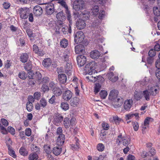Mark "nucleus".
<instances>
[{"label":"nucleus","instance_id":"45","mask_svg":"<svg viewBox=\"0 0 160 160\" xmlns=\"http://www.w3.org/2000/svg\"><path fill=\"white\" fill-rule=\"evenodd\" d=\"M36 80L34 78L28 79V83L30 86H34L36 82Z\"/></svg>","mask_w":160,"mask_h":160},{"label":"nucleus","instance_id":"21","mask_svg":"<svg viewBox=\"0 0 160 160\" xmlns=\"http://www.w3.org/2000/svg\"><path fill=\"white\" fill-rule=\"evenodd\" d=\"M67 16V19L68 20L69 22V27L68 28V32L69 33L72 32L71 26L72 25V22L71 19V15L70 12L66 13Z\"/></svg>","mask_w":160,"mask_h":160},{"label":"nucleus","instance_id":"5","mask_svg":"<svg viewBox=\"0 0 160 160\" xmlns=\"http://www.w3.org/2000/svg\"><path fill=\"white\" fill-rule=\"evenodd\" d=\"M45 9L46 14L48 15H52L54 11V5L52 3L45 4Z\"/></svg>","mask_w":160,"mask_h":160},{"label":"nucleus","instance_id":"12","mask_svg":"<svg viewBox=\"0 0 160 160\" xmlns=\"http://www.w3.org/2000/svg\"><path fill=\"white\" fill-rule=\"evenodd\" d=\"M75 51L77 54H83L85 52L84 46L82 44L76 45L75 47Z\"/></svg>","mask_w":160,"mask_h":160},{"label":"nucleus","instance_id":"57","mask_svg":"<svg viewBox=\"0 0 160 160\" xmlns=\"http://www.w3.org/2000/svg\"><path fill=\"white\" fill-rule=\"evenodd\" d=\"M148 56L151 57H153L155 55L156 52L153 49H151L148 52Z\"/></svg>","mask_w":160,"mask_h":160},{"label":"nucleus","instance_id":"13","mask_svg":"<svg viewBox=\"0 0 160 160\" xmlns=\"http://www.w3.org/2000/svg\"><path fill=\"white\" fill-rule=\"evenodd\" d=\"M118 92L117 90H113L111 91L109 96V98L112 101L116 100V99L118 98Z\"/></svg>","mask_w":160,"mask_h":160},{"label":"nucleus","instance_id":"26","mask_svg":"<svg viewBox=\"0 0 160 160\" xmlns=\"http://www.w3.org/2000/svg\"><path fill=\"white\" fill-rule=\"evenodd\" d=\"M90 12H89L85 10L82 12L80 14V17L82 18L83 20L85 21L89 19L90 17Z\"/></svg>","mask_w":160,"mask_h":160},{"label":"nucleus","instance_id":"28","mask_svg":"<svg viewBox=\"0 0 160 160\" xmlns=\"http://www.w3.org/2000/svg\"><path fill=\"white\" fill-rule=\"evenodd\" d=\"M79 100L77 97H74L72 98L70 101V104L73 107L76 106L78 103Z\"/></svg>","mask_w":160,"mask_h":160},{"label":"nucleus","instance_id":"64","mask_svg":"<svg viewBox=\"0 0 160 160\" xmlns=\"http://www.w3.org/2000/svg\"><path fill=\"white\" fill-rule=\"evenodd\" d=\"M25 135L28 136H30L31 134V130L30 128H27L25 130Z\"/></svg>","mask_w":160,"mask_h":160},{"label":"nucleus","instance_id":"63","mask_svg":"<svg viewBox=\"0 0 160 160\" xmlns=\"http://www.w3.org/2000/svg\"><path fill=\"white\" fill-rule=\"evenodd\" d=\"M102 126L103 129L108 130L109 128V125L106 122H103L102 124Z\"/></svg>","mask_w":160,"mask_h":160},{"label":"nucleus","instance_id":"7","mask_svg":"<svg viewBox=\"0 0 160 160\" xmlns=\"http://www.w3.org/2000/svg\"><path fill=\"white\" fill-rule=\"evenodd\" d=\"M60 69H58L57 73L58 74V79L61 84H65L67 80V78L66 74L62 73L63 72L60 71Z\"/></svg>","mask_w":160,"mask_h":160},{"label":"nucleus","instance_id":"29","mask_svg":"<svg viewBox=\"0 0 160 160\" xmlns=\"http://www.w3.org/2000/svg\"><path fill=\"white\" fill-rule=\"evenodd\" d=\"M62 150V148L61 147L56 146L53 148L52 151L53 154L57 156L61 153Z\"/></svg>","mask_w":160,"mask_h":160},{"label":"nucleus","instance_id":"23","mask_svg":"<svg viewBox=\"0 0 160 160\" xmlns=\"http://www.w3.org/2000/svg\"><path fill=\"white\" fill-rule=\"evenodd\" d=\"M56 18L58 20L62 22L66 18L65 14L62 11H61L56 14Z\"/></svg>","mask_w":160,"mask_h":160},{"label":"nucleus","instance_id":"46","mask_svg":"<svg viewBox=\"0 0 160 160\" xmlns=\"http://www.w3.org/2000/svg\"><path fill=\"white\" fill-rule=\"evenodd\" d=\"M33 108V104L31 102H27L26 104V108L28 112L31 111Z\"/></svg>","mask_w":160,"mask_h":160},{"label":"nucleus","instance_id":"19","mask_svg":"<svg viewBox=\"0 0 160 160\" xmlns=\"http://www.w3.org/2000/svg\"><path fill=\"white\" fill-rule=\"evenodd\" d=\"M65 136L64 135H61L58 136L57 138L56 143L57 145L58 146H62V145L65 141Z\"/></svg>","mask_w":160,"mask_h":160},{"label":"nucleus","instance_id":"27","mask_svg":"<svg viewBox=\"0 0 160 160\" xmlns=\"http://www.w3.org/2000/svg\"><path fill=\"white\" fill-rule=\"evenodd\" d=\"M52 91L54 95L57 97L60 96L62 93L61 89L58 87H54Z\"/></svg>","mask_w":160,"mask_h":160},{"label":"nucleus","instance_id":"54","mask_svg":"<svg viewBox=\"0 0 160 160\" xmlns=\"http://www.w3.org/2000/svg\"><path fill=\"white\" fill-rule=\"evenodd\" d=\"M27 77L28 79L30 78H34V73L33 72V71H31L28 72L27 74Z\"/></svg>","mask_w":160,"mask_h":160},{"label":"nucleus","instance_id":"39","mask_svg":"<svg viewBox=\"0 0 160 160\" xmlns=\"http://www.w3.org/2000/svg\"><path fill=\"white\" fill-rule=\"evenodd\" d=\"M92 12L95 16H96L98 13L99 9L98 6H95L92 9Z\"/></svg>","mask_w":160,"mask_h":160},{"label":"nucleus","instance_id":"42","mask_svg":"<svg viewBox=\"0 0 160 160\" xmlns=\"http://www.w3.org/2000/svg\"><path fill=\"white\" fill-rule=\"evenodd\" d=\"M61 108L65 111L68 110L69 108V105L67 102H62L61 104Z\"/></svg>","mask_w":160,"mask_h":160},{"label":"nucleus","instance_id":"33","mask_svg":"<svg viewBox=\"0 0 160 160\" xmlns=\"http://www.w3.org/2000/svg\"><path fill=\"white\" fill-rule=\"evenodd\" d=\"M28 57L27 53L22 54L20 57V61L23 63L26 62L28 60Z\"/></svg>","mask_w":160,"mask_h":160},{"label":"nucleus","instance_id":"50","mask_svg":"<svg viewBox=\"0 0 160 160\" xmlns=\"http://www.w3.org/2000/svg\"><path fill=\"white\" fill-rule=\"evenodd\" d=\"M24 68L26 70L29 72L31 71L32 68V65L31 64L29 63H26L24 66Z\"/></svg>","mask_w":160,"mask_h":160},{"label":"nucleus","instance_id":"55","mask_svg":"<svg viewBox=\"0 0 160 160\" xmlns=\"http://www.w3.org/2000/svg\"><path fill=\"white\" fill-rule=\"evenodd\" d=\"M79 140L78 138H76V144H72V147H74L76 149L79 148L80 144L78 142Z\"/></svg>","mask_w":160,"mask_h":160},{"label":"nucleus","instance_id":"36","mask_svg":"<svg viewBox=\"0 0 160 160\" xmlns=\"http://www.w3.org/2000/svg\"><path fill=\"white\" fill-rule=\"evenodd\" d=\"M19 78L21 79L25 80L27 78V74L23 71H21L18 74Z\"/></svg>","mask_w":160,"mask_h":160},{"label":"nucleus","instance_id":"48","mask_svg":"<svg viewBox=\"0 0 160 160\" xmlns=\"http://www.w3.org/2000/svg\"><path fill=\"white\" fill-rule=\"evenodd\" d=\"M70 52L67 51H64L62 57L65 61L67 62L68 60L69 56L70 55Z\"/></svg>","mask_w":160,"mask_h":160},{"label":"nucleus","instance_id":"37","mask_svg":"<svg viewBox=\"0 0 160 160\" xmlns=\"http://www.w3.org/2000/svg\"><path fill=\"white\" fill-rule=\"evenodd\" d=\"M68 44V41L64 38L62 39L60 42V45L61 47L65 48L66 47Z\"/></svg>","mask_w":160,"mask_h":160},{"label":"nucleus","instance_id":"14","mask_svg":"<svg viewBox=\"0 0 160 160\" xmlns=\"http://www.w3.org/2000/svg\"><path fill=\"white\" fill-rule=\"evenodd\" d=\"M33 12L36 16H40L42 13V9L40 6L36 5L33 8Z\"/></svg>","mask_w":160,"mask_h":160},{"label":"nucleus","instance_id":"56","mask_svg":"<svg viewBox=\"0 0 160 160\" xmlns=\"http://www.w3.org/2000/svg\"><path fill=\"white\" fill-rule=\"evenodd\" d=\"M132 125L133 126L134 130L137 131L138 130L139 128V125L137 122H132Z\"/></svg>","mask_w":160,"mask_h":160},{"label":"nucleus","instance_id":"43","mask_svg":"<svg viewBox=\"0 0 160 160\" xmlns=\"http://www.w3.org/2000/svg\"><path fill=\"white\" fill-rule=\"evenodd\" d=\"M107 95V92L105 90H102L99 93L100 96L102 99L105 98Z\"/></svg>","mask_w":160,"mask_h":160},{"label":"nucleus","instance_id":"11","mask_svg":"<svg viewBox=\"0 0 160 160\" xmlns=\"http://www.w3.org/2000/svg\"><path fill=\"white\" fill-rule=\"evenodd\" d=\"M57 1V3L59 4V6L65 9L66 13L70 12L69 10L68 6L64 0H55Z\"/></svg>","mask_w":160,"mask_h":160},{"label":"nucleus","instance_id":"15","mask_svg":"<svg viewBox=\"0 0 160 160\" xmlns=\"http://www.w3.org/2000/svg\"><path fill=\"white\" fill-rule=\"evenodd\" d=\"M33 51L35 53L39 56H42L45 54V52L43 50H39L37 45L34 44L33 45Z\"/></svg>","mask_w":160,"mask_h":160},{"label":"nucleus","instance_id":"53","mask_svg":"<svg viewBox=\"0 0 160 160\" xmlns=\"http://www.w3.org/2000/svg\"><path fill=\"white\" fill-rule=\"evenodd\" d=\"M141 94L137 92H135L134 93V98L136 100H139L141 98Z\"/></svg>","mask_w":160,"mask_h":160},{"label":"nucleus","instance_id":"8","mask_svg":"<svg viewBox=\"0 0 160 160\" xmlns=\"http://www.w3.org/2000/svg\"><path fill=\"white\" fill-rule=\"evenodd\" d=\"M78 64L79 67L83 66L86 63L87 59L86 57L83 55H79L77 58Z\"/></svg>","mask_w":160,"mask_h":160},{"label":"nucleus","instance_id":"34","mask_svg":"<svg viewBox=\"0 0 160 160\" xmlns=\"http://www.w3.org/2000/svg\"><path fill=\"white\" fill-rule=\"evenodd\" d=\"M19 152L21 155L23 156H27L28 154V151L23 147H21L19 150Z\"/></svg>","mask_w":160,"mask_h":160},{"label":"nucleus","instance_id":"52","mask_svg":"<svg viewBox=\"0 0 160 160\" xmlns=\"http://www.w3.org/2000/svg\"><path fill=\"white\" fill-rule=\"evenodd\" d=\"M153 121V119L152 118L150 117H147L145 119L144 121V125L145 126H148L149 123L150 121Z\"/></svg>","mask_w":160,"mask_h":160},{"label":"nucleus","instance_id":"31","mask_svg":"<svg viewBox=\"0 0 160 160\" xmlns=\"http://www.w3.org/2000/svg\"><path fill=\"white\" fill-rule=\"evenodd\" d=\"M151 94H152V92L151 93L147 90L144 91L143 92V95L145 98V99L147 101H149L150 100V96Z\"/></svg>","mask_w":160,"mask_h":160},{"label":"nucleus","instance_id":"4","mask_svg":"<svg viewBox=\"0 0 160 160\" xmlns=\"http://www.w3.org/2000/svg\"><path fill=\"white\" fill-rule=\"evenodd\" d=\"M19 11L20 16L22 19L27 18L30 13L29 8H21L19 9Z\"/></svg>","mask_w":160,"mask_h":160},{"label":"nucleus","instance_id":"60","mask_svg":"<svg viewBox=\"0 0 160 160\" xmlns=\"http://www.w3.org/2000/svg\"><path fill=\"white\" fill-rule=\"evenodd\" d=\"M1 122L2 124L5 127H7L8 125V122L7 120L5 118H2Z\"/></svg>","mask_w":160,"mask_h":160},{"label":"nucleus","instance_id":"10","mask_svg":"<svg viewBox=\"0 0 160 160\" xmlns=\"http://www.w3.org/2000/svg\"><path fill=\"white\" fill-rule=\"evenodd\" d=\"M88 79L90 81H91L92 82H95L97 81L98 82H103L104 80V79L101 76H97V77H93V76H91L90 75V76L87 77L86 78Z\"/></svg>","mask_w":160,"mask_h":160},{"label":"nucleus","instance_id":"9","mask_svg":"<svg viewBox=\"0 0 160 160\" xmlns=\"http://www.w3.org/2000/svg\"><path fill=\"white\" fill-rule=\"evenodd\" d=\"M72 94L73 93L71 91L67 89L63 92L62 98L64 100L68 101L71 98Z\"/></svg>","mask_w":160,"mask_h":160},{"label":"nucleus","instance_id":"49","mask_svg":"<svg viewBox=\"0 0 160 160\" xmlns=\"http://www.w3.org/2000/svg\"><path fill=\"white\" fill-rule=\"evenodd\" d=\"M97 150L99 151L102 152L103 151L104 149V145L101 143H100L98 144L97 145Z\"/></svg>","mask_w":160,"mask_h":160},{"label":"nucleus","instance_id":"20","mask_svg":"<svg viewBox=\"0 0 160 160\" xmlns=\"http://www.w3.org/2000/svg\"><path fill=\"white\" fill-rule=\"evenodd\" d=\"M53 118V122L55 124L61 122L63 119V116L58 113L55 114Z\"/></svg>","mask_w":160,"mask_h":160},{"label":"nucleus","instance_id":"2","mask_svg":"<svg viewBox=\"0 0 160 160\" xmlns=\"http://www.w3.org/2000/svg\"><path fill=\"white\" fill-rule=\"evenodd\" d=\"M85 36L83 32L81 31L77 32L74 34V42L76 44L82 42L84 39Z\"/></svg>","mask_w":160,"mask_h":160},{"label":"nucleus","instance_id":"47","mask_svg":"<svg viewBox=\"0 0 160 160\" xmlns=\"http://www.w3.org/2000/svg\"><path fill=\"white\" fill-rule=\"evenodd\" d=\"M101 87V85L99 83H96L94 90V92L95 94L99 92Z\"/></svg>","mask_w":160,"mask_h":160},{"label":"nucleus","instance_id":"30","mask_svg":"<svg viewBox=\"0 0 160 160\" xmlns=\"http://www.w3.org/2000/svg\"><path fill=\"white\" fill-rule=\"evenodd\" d=\"M42 75L39 72L36 71L34 72V79L38 81V83L41 81Z\"/></svg>","mask_w":160,"mask_h":160},{"label":"nucleus","instance_id":"18","mask_svg":"<svg viewBox=\"0 0 160 160\" xmlns=\"http://www.w3.org/2000/svg\"><path fill=\"white\" fill-rule=\"evenodd\" d=\"M113 105L115 108L120 107L122 104L123 100L122 98H118L116 99V100L113 101Z\"/></svg>","mask_w":160,"mask_h":160},{"label":"nucleus","instance_id":"17","mask_svg":"<svg viewBox=\"0 0 160 160\" xmlns=\"http://www.w3.org/2000/svg\"><path fill=\"white\" fill-rule=\"evenodd\" d=\"M76 24L77 28L79 30L83 29L86 25L85 20L82 19H79L77 22Z\"/></svg>","mask_w":160,"mask_h":160},{"label":"nucleus","instance_id":"6","mask_svg":"<svg viewBox=\"0 0 160 160\" xmlns=\"http://www.w3.org/2000/svg\"><path fill=\"white\" fill-rule=\"evenodd\" d=\"M75 119L72 118L70 120L68 118H65L63 120V125L66 129L68 128L71 126H74L75 124Z\"/></svg>","mask_w":160,"mask_h":160},{"label":"nucleus","instance_id":"58","mask_svg":"<svg viewBox=\"0 0 160 160\" xmlns=\"http://www.w3.org/2000/svg\"><path fill=\"white\" fill-rule=\"evenodd\" d=\"M56 97L55 95H53L49 100V102L51 104H55Z\"/></svg>","mask_w":160,"mask_h":160},{"label":"nucleus","instance_id":"38","mask_svg":"<svg viewBox=\"0 0 160 160\" xmlns=\"http://www.w3.org/2000/svg\"><path fill=\"white\" fill-rule=\"evenodd\" d=\"M43 148L45 152L47 154H50L52 151L51 149V148L49 145H45L43 146Z\"/></svg>","mask_w":160,"mask_h":160},{"label":"nucleus","instance_id":"62","mask_svg":"<svg viewBox=\"0 0 160 160\" xmlns=\"http://www.w3.org/2000/svg\"><path fill=\"white\" fill-rule=\"evenodd\" d=\"M62 130L61 127H59L57 128L56 133L59 136H60L61 135H64L62 134Z\"/></svg>","mask_w":160,"mask_h":160},{"label":"nucleus","instance_id":"16","mask_svg":"<svg viewBox=\"0 0 160 160\" xmlns=\"http://www.w3.org/2000/svg\"><path fill=\"white\" fill-rule=\"evenodd\" d=\"M132 101L131 99L126 100L123 104L124 108L127 111L130 110L132 105Z\"/></svg>","mask_w":160,"mask_h":160},{"label":"nucleus","instance_id":"24","mask_svg":"<svg viewBox=\"0 0 160 160\" xmlns=\"http://www.w3.org/2000/svg\"><path fill=\"white\" fill-rule=\"evenodd\" d=\"M52 61L49 58H46L43 61L42 64L45 68H48L52 64Z\"/></svg>","mask_w":160,"mask_h":160},{"label":"nucleus","instance_id":"3","mask_svg":"<svg viewBox=\"0 0 160 160\" xmlns=\"http://www.w3.org/2000/svg\"><path fill=\"white\" fill-rule=\"evenodd\" d=\"M73 8L76 11L82 9L84 6V2L82 0L75 1L73 3Z\"/></svg>","mask_w":160,"mask_h":160},{"label":"nucleus","instance_id":"22","mask_svg":"<svg viewBox=\"0 0 160 160\" xmlns=\"http://www.w3.org/2000/svg\"><path fill=\"white\" fill-rule=\"evenodd\" d=\"M72 67L71 63L69 62L67 63L65 66V72L68 76H70L71 74L72 71Z\"/></svg>","mask_w":160,"mask_h":160},{"label":"nucleus","instance_id":"61","mask_svg":"<svg viewBox=\"0 0 160 160\" xmlns=\"http://www.w3.org/2000/svg\"><path fill=\"white\" fill-rule=\"evenodd\" d=\"M0 129L1 132L3 134H6L8 132V131L3 126H0Z\"/></svg>","mask_w":160,"mask_h":160},{"label":"nucleus","instance_id":"40","mask_svg":"<svg viewBox=\"0 0 160 160\" xmlns=\"http://www.w3.org/2000/svg\"><path fill=\"white\" fill-rule=\"evenodd\" d=\"M122 141L123 145L125 146H128L130 142V139L129 138H122Z\"/></svg>","mask_w":160,"mask_h":160},{"label":"nucleus","instance_id":"25","mask_svg":"<svg viewBox=\"0 0 160 160\" xmlns=\"http://www.w3.org/2000/svg\"><path fill=\"white\" fill-rule=\"evenodd\" d=\"M100 56V54L99 52L97 50H95L91 52L90 53V56L91 58L93 59H97Z\"/></svg>","mask_w":160,"mask_h":160},{"label":"nucleus","instance_id":"51","mask_svg":"<svg viewBox=\"0 0 160 160\" xmlns=\"http://www.w3.org/2000/svg\"><path fill=\"white\" fill-rule=\"evenodd\" d=\"M11 30L13 32V33H15V34H17L18 33H19V31L18 29L17 28L15 27L13 25L11 26Z\"/></svg>","mask_w":160,"mask_h":160},{"label":"nucleus","instance_id":"32","mask_svg":"<svg viewBox=\"0 0 160 160\" xmlns=\"http://www.w3.org/2000/svg\"><path fill=\"white\" fill-rule=\"evenodd\" d=\"M49 78L48 77H43L42 79H41V81H39L38 83L39 84H42V87H44L47 83L49 82Z\"/></svg>","mask_w":160,"mask_h":160},{"label":"nucleus","instance_id":"44","mask_svg":"<svg viewBox=\"0 0 160 160\" xmlns=\"http://www.w3.org/2000/svg\"><path fill=\"white\" fill-rule=\"evenodd\" d=\"M40 103L41 107L44 108L47 106V100L45 98H42L40 100Z\"/></svg>","mask_w":160,"mask_h":160},{"label":"nucleus","instance_id":"41","mask_svg":"<svg viewBox=\"0 0 160 160\" xmlns=\"http://www.w3.org/2000/svg\"><path fill=\"white\" fill-rule=\"evenodd\" d=\"M153 12L156 16L157 17L160 16V9H159L158 7H153Z\"/></svg>","mask_w":160,"mask_h":160},{"label":"nucleus","instance_id":"1","mask_svg":"<svg viewBox=\"0 0 160 160\" xmlns=\"http://www.w3.org/2000/svg\"><path fill=\"white\" fill-rule=\"evenodd\" d=\"M96 66L97 64L94 61L90 62L86 65L84 70L87 73L91 75L96 71L95 70Z\"/></svg>","mask_w":160,"mask_h":160},{"label":"nucleus","instance_id":"35","mask_svg":"<svg viewBox=\"0 0 160 160\" xmlns=\"http://www.w3.org/2000/svg\"><path fill=\"white\" fill-rule=\"evenodd\" d=\"M38 158V156L36 152H33L30 154L28 157L29 160H36Z\"/></svg>","mask_w":160,"mask_h":160},{"label":"nucleus","instance_id":"59","mask_svg":"<svg viewBox=\"0 0 160 160\" xmlns=\"http://www.w3.org/2000/svg\"><path fill=\"white\" fill-rule=\"evenodd\" d=\"M41 93L39 92H35L34 94V97L35 99L38 100L41 96Z\"/></svg>","mask_w":160,"mask_h":160}]
</instances>
